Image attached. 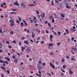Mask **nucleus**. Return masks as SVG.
<instances>
[{"label": "nucleus", "mask_w": 77, "mask_h": 77, "mask_svg": "<svg viewBox=\"0 0 77 77\" xmlns=\"http://www.w3.org/2000/svg\"><path fill=\"white\" fill-rule=\"evenodd\" d=\"M53 17H52V16H51L50 17H49V19H50V20H51V19H53Z\"/></svg>", "instance_id": "4c0bfd02"}, {"label": "nucleus", "mask_w": 77, "mask_h": 77, "mask_svg": "<svg viewBox=\"0 0 77 77\" xmlns=\"http://www.w3.org/2000/svg\"><path fill=\"white\" fill-rule=\"evenodd\" d=\"M36 12L37 14L38 15H39V11H38V10H36Z\"/></svg>", "instance_id": "c03bdc74"}, {"label": "nucleus", "mask_w": 77, "mask_h": 77, "mask_svg": "<svg viewBox=\"0 0 77 77\" xmlns=\"http://www.w3.org/2000/svg\"><path fill=\"white\" fill-rule=\"evenodd\" d=\"M35 26H38V24L37 23H35Z\"/></svg>", "instance_id": "338daca9"}, {"label": "nucleus", "mask_w": 77, "mask_h": 77, "mask_svg": "<svg viewBox=\"0 0 77 77\" xmlns=\"http://www.w3.org/2000/svg\"><path fill=\"white\" fill-rule=\"evenodd\" d=\"M24 50H26V48L24 47H23L22 46V48H21V50H22V51H23Z\"/></svg>", "instance_id": "6e6552de"}, {"label": "nucleus", "mask_w": 77, "mask_h": 77, "mask_svg": "<svg viewBox=\"0 0 77 77\" xmlns=\"http://www.w3.org/2000/svg\"><path fill=\"white\" fill-rule=\"evenodd\" d=\"M14 61L15 63H17V62H18V59H16L15 60H14Z\"/></svg>", "instance_id": "a211bd4d"}, {"label": "nucleus", "mask_w": 77, "mask_h": 77, "mask_svg": "<svg viewBox=\"0 0 77 77\" xmlns=\"http://www.w3.org/2000/svg\"><path fill=\"white\" fill-rule=\"evenodd\" d=\"M2 44L1 43H0V48H2Z\"/></svg>", "instance_id": "c9c22d12"}, {"label": "nucleus", "mask_w": 77, "mask_h": 77, "mask_svg": "<svg viewBox=\"0 0 77 77\" xmlns=\"http://www.w3.org/2000/svg\"><path fill=\"white\" fill-rule=\"evenodd\" d=\"M52 5H54V4L53 3V1H52V3H51Z\"/></svg>", "instance_id": "5fc2aeb1"}, {"label": "nucleus", "mask_w": 77, "mask_h": 77, "mask_svg": "<svg viewBox=\"0 0 77 77\" xmlns=\"http://www.w3.org/2000/svg\"><path fill=\"white\" fill-rule=\"evenodd\" d=\"M12 57H13V59H15V56L14 55L12 56Z\"/></svg>", "instance_id": "a19ab883"}, {"label": "nucleus", "mask_w": 77, "mask_h": 77, "mask_svg": "<svg viewBox=\"0 0 77 77\" xmlns=\"http://www.w3.org/2000/svg\"><path fill=\"white\" fill-rule=\"evenodd\" d=\"M63 68H66V65H63Z\"/></svg>", "instance_id": "f704fd0d"}, {"label": "nucleus", "mask_w": 77, "mask_h": 77, "mask_svg": "<svg viewBox=\"0 0 77 77\" xmlns=\"http://www.w3.org/2000/svg\"><path fill=\"white\" fill-rule=\"evenodd\" d=\"M50 65L51 68H52L53 69H54L55 68V67H54V64H53L51 63H50Z\"/></svg>", "instance_id": "f03ea898"}, {"label": "nucleus", "mask_w": 77, "mask_h": 77, "mask_svg": "<svg viewBox=\"0 0 77 77\" xmlns=\"http://www.w3.org/2000/svg\"><path fill=\"white\" fill-rule=\"evenodd\" d=\"M50 38L51 39H52L53 38V35H51V34L50 35Z\"/></svg>", "instance_id": "b1692460"}, {"label": "nucleus", "mask_w": 77, "mask_h": 77, "mask_svg": "<svg viewBox=\"0 0 77 77\" xmlns=\"http://www.w3.org/2000/svg\"><path fill=\"white\" fill-rule=\"evenodd\" d=\"M26 53H27L29 54L31 51V50L30 49L29 47H27V48L26 49Z\"/></svg>", "instance_id": "f257e3e1"}, {"label": "nucleus", "mask_w": 77, "mask_h": 77, "mask_svg": "<svg viewBox=\"0 0 77 77\" xmlns=\"http://www.w3.org/2000/svg\"><path fill=\"white\" fill-rule=\"evenodd\" d=\"M5 32L6 30H5V29H4V30H3V33H5Z\"/></svg>", "instance_id": "864d4df0"}, {"label": "nucleus", "mask_w": 77, "mask_h": 77, "mask_svg": "<svg viewBox=\"0 0 77 77\" xmlns=\"http://www.w3.org/2000/svg\"><path fill=\"white\" fill-rule=\"evenodd\" d=\"M1 68H2L4 70H6V69H5V67L3 66H1Z\"/></svg>", "instance_id": "2eb2a0df"}, {"label": "nucleus", "mask_w": 77, "mask_h": 77, "mask_svg": "<svg viewBox=\"0 0 77 77\" xmlns=\"http://www.w3.org/2000/svg\"><path fill=\"white\" fill-rule=\"evenodd\" d=\"M18 19L20 21H21V18H20V17H19L18 18Z\"/></svg>", "instance_id": "09e8293b"}, {"label": "nucleus", "mask_w": 77, "mask_h": 77, "mask_svg": "<svg viewBox=\"0 0 77 77\" xmlns=\"http://www.w3.org/2000/svg\"><path fill=\"white\" fill-rule=\"evenodd\" d=\"M10 22L12 23H14V20L11 19L10 20Z\"/></svg>", "instance_id": "dca6fc26"}, {"label": "nucleus", "mask_w": 77, "mask_h": 77, "mask_svg": "<svg viewBox=\"0 0 77 77\" xmlns=\"http://www.w3.org/2000/svg\"><path fill=\"white\" fill-rule=\"evenodd\" d=\"M7 72L8 73V74H9L10 73V71H9V70L7 71Z\"/></svg>", "instance_id": "de8ad7c7"}, {"label": "nucleus", "mask_w": 77, "mask_h": 77, "mask_svg": "<svg viewBox=\"0 0 77 77\" xmlns=\"http://www.w3.org/2000/svg\"><path fill=\"white\" fill-rule=\"evenodd\" d=\"M0 33H3V32H2V28H1L0 30Z\"/></svg>", "instance_id": "e433bc0d"}, {"label": "nucleus", "mask_w": 77, "mask_h": 77, "mask_svg": "<svg viewBox=\"0 0 77 77\" xmlns=\"http://www.w3.org/2000/svg\"><path fill=\"white\" fill-rule=\"evenodd\" d=\"M37 66L39 70H42V66H41V65L38 64L37 65Z\"/></svg>", "instance_id": "20e7f679"}, {"label": "nucleus", "mask_w": 77, "mask_h": 77, "mask_svg": "<svg viewBox=\"0 0 77 77\" xmlns=\"http://www.w3.org/2000/svg\"><path fill=\"white\" fill-rule=\"evenodd\" d=\"M1 7H2V8H3V4H2L1 5Z\"/></svg>", "instance_id": "69168bd1"}, {"label": "nucleus", "mask_w": 77, "mask_h": 77, "mask_svg": "<svg viewBox=\"0 0 77 77\" xmlns=\"http://www.w3.org/2000/svg\"><path fill=\"white\" fill-rule=\"evenodd\" d=\"M13 35H14V31H11L10 33V35H11V36H13Z\"/></svg>", "instance_id": "0eeeda50"}, {"label": "nucleus", "mask_w": 77, "mask_h": 77, "mask_svg": "<svg viewBox=\"0 0 77 77\" xmlns=\"http://www.w3.org/2000/svg\"><path fill=\"white\" fill-rule=\"evenodd\" d=\"M29 61H32V59H31V58H30L29 59Z\"/></svg>", "instance_id": "4d7b16f0"}, {"label": "nucleus", "mask_w": 77, "mask_h": 77, "mask_svg": "<svg viewBox=\"0 0 77 77\" xmlns=\"http://www.w3.org/2000/svg\"><path fill=\"white\" fill-rule=\"evenodd\" d=\"M24 64V63H23L22 62L20 64V66H22V65H23Z\"/></svg>", "instance_id": "603ef678"}, {"label": "nucleus", "mask_w": 77, "mask_h": 77, "mask_svg": "<svg viewBox=\"0 0 77 77\" xmlns=\"http://www.w3.org/2000/svg\"><path fill=\"white\" fill-rule=\"evenodd\" d=\"M38 63H39L40 64H41L42 63V62H41V61L39 60L38 61Z\"/></svg>", "instance_id": "2f4dec72"}, {"label": "nucleus", "mask_w": 77, "mask_h": 77, "mask_svg": "<svg viewBox=\"0 0 77 77\" xmlns=\"http://www.w3.org/2000/svg\"><path fill=\"white\" fill-rule=\"evenodd\" d=\"M57 33L58 34V36H60L61 34V33H60V32H57Z\"/></svg>", "instance_id": "412c9836"}, {"label": "nucleus", "mask_w": 77, "mask_h": 77, "mask_svg": "<svg viewBox=\"0 0 77 77\" xmlns=\"http://www.w3.org/2000/svg\"><path fill=\"white\" fill-rule=\"evenodd\" d=\"M72 41H73L74 39V38L73 37L71 38Z\"/></svg>", "instance_id": "680f3d73"}, {"label": "nucleus", "mask_w": 77, "mask_h": 77, "mask_svg": "<svg viewBox=\"0 0 77 77\" xmlns=\"http://www.w3.org/2000/svg\"><path fill=\"white\" fill-rule=\"evenodd\" d=\"M13 43H14V44H16V42L15 41V40H14L13 41Z\"/></svg>", "instance_id": "a18cd8bd"}, {"label": "nucleus", "mask_w": 77, "mask_h": 77, "mask_svg": "<svg viewBox=\"0 0 77 77\" xmlns=\"http://www.w3.org/2000/svg\"><path fill=\"white\" fill-rule=\"evenodd\" d=\"M64 61H65V59L63 58V59H62V60H61V62H62V63H63L64 62Z\"/></svg>", "instance_id": "5701e85b"}, {"label": "nucleus", "mask_w": 77, "mask_h": 77, "mask_svg": "<svg viewBox=\"0 0 77 77\" xmlns=\"http://www.w3.org/2000/svg\"><path fill=\"white\" fill-rule=\"evenodd\" d=\"M42 65L43 66H45V63H42Z\"/></svg>", "instance_id": "e2e57ef3"}, {"label": "nucleus", "mask_w": 77, "mask_h": 77, "mask_svg": "<svg viewBox=\"0 0 77 77\" xmlns=\"http://www.w3.org/2000/svg\"><path fill=\"white\" fill-rule=\"evenodd\" d=\"M71 49L72 50H73L75 51H77V49H76V48H73V47Z\"/></svg>", "instance_id": "4be33fe9"}, {"label": "nucleus", "mask_w": 77, "mask_h": 77, "mask_svg": "<svg viewBox=\"0 0 77 77\" xmlns=\"http://www.w3.org/2000/svg\"><path fill=\"white\" fill-rule=\"evenodd\" d=\"M74 56H72V59H71V60H74Z\"/></svg>", "instance_id": "a878e982"}, {"label": "nucleus", "mask_w": 77, "mask_h": 77, "mask_svg": "<svg viewBox=\"0 0 77 77\" xmlns=\"http://www.w3.org/2000/svg\"><path fill=\"white\" fill-rule=\"evenodd\" d=\"M21 5L22 6H23V8H26V4L23 2H22L21 3Z\"/></svg>", "instance_id": "7ed1b4c3"}, {"label": "nucleus", "mask_w": 77, "mask_h": 77, "mask_svg": "<svg viewBox=\"0 0 77 77\" xmlns=\"http://www.w3.org/2000/svg\"><path fill=\"white\" fill-rule=\"evenodd\" d=\"M69 73L70 74V75H72V74H73V72L70 69H69Z\"/></svg>", "instance_id": "39448f33"}, {"label": "nucleus", "mask_w": 77, "mask_h": 77, "mask_svg": "<svg viewBox=\"0 0 77 77\" xmlns=\"http://www.w3.org/2000/svg\"><path fill=\"white\" fill-rule=\"evenodd\" d=\"M24 44H29V42L27 41L26 40H25L24 41Z\"/></svg>", "instance_id": "ddd939ff"}, {"label": "nucleus", "mask_w": 77, "mask_h": 77, "mask_svg": "<svg viewBox=\"0 0 77 77\" xmlns=\"http://www.w3.org/2000/svg\"><path fill=\"white\" fill-rule=\"evenodd\" d=\"M27 33H29V30L28 29L27 30Z\"/></svg>", "instance_id": "774afa93"}, {"label": "nucleus", "mask_w": 77, "mask_h": 77, "mask_svg": "<svg viewBox=\"0 0 77 77\" xmlns=\"http://www.w3.org/2000/svg\"><path fill=\"white\" fill-rule=\"evenodd\" d=\"M8 47H9V48H12V46H11V45H9L8 46Z\"/></svg>", "instance_id": "6e6d98bb"}, {"label": "nucleus", "mask_w": 77, "mask_h": 77, "mask_svg": "<svg viewBox=\"0 0 77 77\" xmlns=\"http://www.w3.org/2000/svg\"><path fill=\"white\" fill-rule=\"evenodd\" d=\"M36 75H37V76H38L39 77H41V75H39V74L36 73Z\"/></svg>", "instance_id": "393cba45"}, {"label": "nucleus", "mask_w": 77, "mask_h": 77, "mask_svg": "<svg viewBox=\"0 0 77 77\" xmlns=\"http://www.w3.org/2000/svg\"><path fill=\"white\" fill-rule=\"evenodd\" d=\"M8 15L7 14H6L5 15V17L6 18H7V17H8Z\"/></svg>", "instance_id": "3c124183"}, {"label": "nucleus", "mask_w": 77, "mask_h": 77, "mask_svg": "<svg viewBox=\"0 0 77 77\" xmlns=\"http://www.w3.org/2000/svg\"><path fill=\"white\" fill-rule=\"evenodd\" d=\"M46 33H49V32H48V30H46Z\"/></svg>", "instance_id": "052dcab7"}, {"label": "nucleus", "mask_w": 77, "mask_h": 77, "mask_svg": "<svg viewBox=\"0 0 77 77\" xmlns=\"http://www.w3.org/2000/svg\"><path fill=\"white\" fill-rule=\"evenodd\" d=\"M66 8H68V9H70V7H69L68 5H66Z\"/></svg>", "instance_id": "bb28decb"}, {"label": "nucleus", "mask_w": 77, "mask_h": 77, "mask_svg": "<svg viewBox=\"0 0 77 77\" xmlns=\"http://www.w3.org/2000/svg\"><path fill=\"white\" fill-rule=\"evenodd\" d=\"M48 25L49 27L51 28V26L50 25V23H48Z\"/></svg>", "instance_id": "79ce46f5"}, {"label": "nucleus", "mask_w": 77, "mask_h": 77, "mask_svg": "<svg viewBox=\"0 0 77 77\" xmlns=\"http://www.w3.org/2000/svg\"><path fill=\"white\" fill-rule=\"evenodd\" d=\"M12 11H17V10L16 9H14V8H12Z\"/></svg>", "instance_id": "473e14b6"}, {"label": "nucleus", "mask_w": 77, "mask_h": 77, "mask_svg": "<svg viewBox=\"0 0 77 77\" xmlns=\"http://www.w3.org/2000/svg\"><path fill=\"white\" fill-rule=\"evenodd\" d=\"M53 14H54V15H55V18H57V16L56 15V14H55L54 13H53Z\"/></svg>", "instance_id": "58836bf2"}, {"label": "nucleus", "mask_w": 77, "mask_h": 77, "mask_svg": "<svg viewBox=\"0 0 77 77\" xmlns=\"http://www.w3.org/2000/svg\"><path fill=\"white\" fill-rule=\"evenodd\" d=\"M63 75L64 74H63V73L61 72V75L62 77H63Z\"/></svg>", "instance_id": "72a5a7b5"}, {"label": "nucleus", "mask_w": 77, "mask_h": 77, "mask_svg": "<svg viewBox=\"0 0 77 77\" xmlns=\"http://www.w3.org/2000/svg\"><path fill=\"white\" fill-rule=\"evenodd\" d=\"M60 42L57 43V45L59 46L60 45Z\"/></svg>", "instance_id": "37998d69"}, {"label": "nucleus", "mask_w": 77, "mask_h": 77, "mask_svg": "<svg viewBox=\"0 0 77 77\" xmlns=\"http://www.w3.org/2000/svg\"><path fill=\"white\" fill-rule=\"evenodd\" d=\"M38 72L40 74H41V72L40 71H38Z\"/></svg>", "instance_id": "13d9d810"}, {"label": "nucleus", "mask_w": 77, "mask_h": 77, "mask_svg": "<svg viewBox=\"0 0 77 77\" xmlns=\"http://www.w3.org/2000/svg\"><path fill=\"white\" fill-rule=\"evenodd\" d=\"M24 24V23L23 22H21L20 23V25L22 27H23V25Z\"/></svg>", "instance_id": "6ab92c4d"}, {"label": "nucleus", "mask_w": 77, "mask_h": 77, "mask_svg": "<svg viewBox=\"0 0 77 77\" xmlns=\"http://www.w3.org/2000/svg\"><path fill=\"white\" fill-rule=\"evenodd\" d=\"M16 21L17 22V23H18V24H20V22L19 21H18V20H17Z\"/></svg>", "instance_id": "8fccbe9b"}, {"label": "nucleus", "mask_w": 77, "mask_h": 77, "mask_svg": "<svg viewBox=\"0 0 77 77\" xmlns=\"http://www.w3.org/2000/svg\"><path fill=\"white\" fill-rule=\"evenodd\" d=\"M35 4H29V6H35Z\"/></svg>", "instance_id": "f3484780"}, {"label": "nucleus", "mask_w": 77, "mask_h": 77, "mask_svg": "<svg viewBox=\"0 0 77 77\" xmlns=\"http://www.w3.org/2000/svg\"><path fill=\"white\" fill-rule=\"evenodd\" d=\"M33 21H34V23H37V21H36V20H33Z\"/></svg>", "instance_id": "ea45409f"}, {"label": "nucleus", "mask_w": 77, "mask_h": 77, "mask_svg": "<svg viewBox=\"0 0 77 77\" xmlns=\"http://www.w3.org/2000/svg\"><path fill=\"white\" fill-rule=\"evenodd\" d=\"M48 75H49L50 76V75H51V74H50L49 73H48Z\"/></svg>", "instance_id": "bf43d9fd"}, {"label": "nucleus", "mask_w": 77, "mask_h": 77, "mask_svg": "<svg viewBox=\"0 0 77 77\" xmlns=\"http://www.w3.org/2000/svg\"><path fill=\"white\" fill-rule=\"evenodd\" d=\"M55 2H56V3H58L59 2V1L57 0H55Z\"/></svg>", "instance_id": "49530a36"}, {"label": "nucleus", "mask_w": 77, "mask_h": 77, "mask_svg": "<svg viewBox=\"0 0 77 77\" xmlns=\"http://www.w3.org/2000/svg\"><path fill=\"white\" fill-rule=\"evenodd\" d=\"M36 20V18L35 16L33 17V20Z\"/></svg>", "instance_id": "c85d7f7f"}, {"label": "nucleus", "mask_w": 77, "mask_h": 77, "mask_svg": "<svg viewBox=\"0 0 77 77\" xmlns=\"http://www.w3.org/2000/svg\"><path fill=\"white\" fill-rule=\"evenodd\" d=\"M14 25H15V24H14V23H11L10 24V26H14Z\"/></svg>", "instance_id": "aec40b11"}, {"label": "nucleus", "mask_w": 77, "mask_h": 77, "mask_svg": "<svg viewBox=\"0 0 77 77\" xmlns=\"http://www.w3.org/2000/svg\"><path fill=\"white\" fill-rule=\"evenodd\" d=\"M23 21L24 23L25 24L26 26H27V23H26V21H24V20H23Z\"/></svg>", "instance_id": "9b49d317"}, {"label": "nucleus", "mask_w": 77, "mask_h": 77, "mask_svg": "<svg viewBox=\"0 0 77 77\" xmlns=\"http://www.w3.org/2000/svg\"><path fill=\"white\" fill-rule=\"evenodd\" d=\"M60 16H61V17H65V15L63 13H60Z\"/></svg>", "instance_id": "1a4fd4ad"}, {"label": "nucleus", "mask_w": 77, "mask_h": 77, "mask_svg": "<svg viewBox=\"0 0 77 77\" xmlns=\"http://www.w3.org/2000/svg\"><path fill=\"white\" fill-rule=\"evenodd\" d=\"M5 59H6L8 61H10V59L8 58V57H5Z\"/></svg>", "instance_id": "c756f323"}, {"label": "nucleus", "mask_w": 77, "mask_h": 77, "mask_svg": "<svg viewBox=\"0 0 77 77\" xmlns=\"http://www.w3.org/2000/svg\"><path fill=\"white\" fill-rule=\"evenodd\" d=\"M35 34L33 32L32 34V36L33 38H35Z\"/></svg>", "instance_id": "4468645a"}, {"label": "nucleus", "mask_w": 77, "mask_h": 77, "mask_svg": "<svg viewBox=\"0 0 77 77\" xmlns=\"http://www.w3.org/2000/svg\"><path fill=\"white\" fill-rule=\"evenodd\" d=\"M66 33H67V34H69V32H68V29H66Z\"/></svg>", "instance_id": "cd10ccee"}, {"label": "nucleus", "mask_w": 77, "mask_h": 77, "mask_svg": "<svg viewBox=\"0 0 77 77\" xmlns=\"http://www.w3.org/2000/svg\"><path fill=\"white\" fill-rule=\"evenodd\" d=\"M49 46L50 47H52L53 46V44L52 43H50L49 44Z\"/></svg>", "instance_id": "9d476101"}, {"label": "nucleus", "mask_w": 77, "mask_h": 77, "mask_svg": "<svg viewBox=\"0 0 77 77\" xmlns=\"http://www.w3.org/2000/svg\"><path fill=\"white\" fill-rule=\"evenodd\" d=\"M70 30H71V31H72V32H74L75 31V29H74L73 28H71V29H70Z\"/></svg>", "instance_id": "f8f14e48"}, {"label": "nucleus", "mask_w": 77, "mask_h": 77, "mask_svg": "<svg viewBox=\"0 0 77 77\" xmlns=\"http://www.w3.org/2000/svg\"><path fill=\"white\" fill-rule=\"evenodd\" d=\"M6 43H7V44H9V42L7 41L6 42Z\"/></svg>", "instance_id": "0e129e2a"}, {"label": "nucleus", "mask_w": 77, "mask_h": 77, "mask_svg": "<svg viewBox=\"0 0 77 77\" xmlns=\"http://www.w3.org/2000/svg\"><path fill=\"white\" fill-rule=\"evenodd\" d=\"M52 23H54V18H52Z\"/></svg>", "instance_id": "7c9ffc66"}, {"label": "nucleus", "mask_w": 77, "mask_h": 77, "mask_svg": "<svg viewBox=\"0 0 77 77\" xmlns=\"http://www.w3.org/2000/svg\"><path fill=\"white\" fill-rule=\"evenodd\" d=\"M14 5H16V6H19V5H20L18 3V2L17 1H16V2H14Z\"/></svg>", "instance_id": "423d86ee"}]
</instances>
